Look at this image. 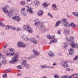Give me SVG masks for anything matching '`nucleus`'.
Instances as JSON below:
<instances>
[{
	"label": "nucleus",
	"instance_id": "21",
	"mask_svg": "<svg viewBox=\"0 0 78 78\" xmlns=\"http://www.w3.org/2000/svg\"><path fill=\"white\" fill-rule=\"evenodd\" d=\"M47 38L48 39H54V37H53L52 36H51L49 35H47Z\"/></svg>",
	"mask_w": 78,
	"mask_h": 78
},
{
	"label": "nucleus",
	"instance_id": "24",
	"mask_svg": "<svg viewBox=\"0 0 78 78\" xmlns=\"http://www.w3.org/2000/svg\"><path fill=\"white\" fill-rule=\"evenodd\" d=\"M47 66L46 65H41V69H46V68H47Z\"/></svg>",
	"mask_w": 78,
	"mask_h": 78
},
{
	"label": "nucleus",
	"instance_id": "19",
	"mask_svg": "<svg viewBox=\"0 0 78 78\" xmlns=\"http://www.w3.org/2000/svg\"><path fill=\"white\" fill-rule=\"evenodd\" d=\"M34 3H35V6H37L40 4V2L39 1H35Z\"/></svg>",
	"mask_w": 78,
	"mask_h": 78
},
{
	"label": "nucleus",
	"instance_id": "10",
	"mask_svg": "<svg viewBox=\"0 0 78 78\" xmlns=\"http://www.w3.org/2000/svg\"><path fill=\"white\" fill-rule=\"evenodd\" d=\"M14 12V11L12 10H10L9 12L7 13V14L9 17L12 16V14Z\"/></svg>",
	"mask_w": 78,
	"mask_h": 78
},
{
	"label": "nucleus",
	"instance_id": "33",
	"mask_svg": "<svg viewBox=\"0 0 78 78\" xmlns=\"http://www.w3.org/2000/svg\"><path fill=\"white\" fill-rule=\"evenodd\" d=\"M10 28H11L12 30H16V28L14 27L11 26Z\"/></svg>",
	"mask_w": 78,
	"mask_h": 78
},
{
	"label": "nucleus",
	"instance_id": "63",
	"mask_svg": "<svg viewBox=\"0 0 78 78\" xmlns=\"http://www.w3.org/2000/svg\"><path fill=\"white\" fill-rule=\"evenodd\" d=\"M75 2H78V0H74Z\"/></svg>",
	"mask_w": 78,
	"mask_h": 78
},
{
	"label": "nucleus",
	"instance_id": "30",
	"mask_svg": "<svg viewBox=\"0 0 78 78\" xmlns=\"http://www.w3.org/2000/svg\"><path fill=\"white\" fill-rule=\"evenodd\" d=\"M0 27H5V25L2 23H1V22L0 21Z\"/></svg>",
	"mask_w": 78,
	"mask_h": 78
},
{
	"label": "nucleus",
	"instance_id": "51",
	"mask_svg": "<svg viewBox=\"0 0 78 78\" xmlns=\"http://www.w3.org/2000/svg\"><path fill=\"white\" fill-rule=\"evenodd\" d=\"M69 78H75L72 75L69 77Z\"/></svg>",
	"mask_w": 78,
	"mask_h": 78
},
{
	"label": "nucleus",
	"instance_id": "9",
	"mask_svg": "<svg viewBox=\"0 0 78 78\" xmlns=\"http://www.w3.org/2000/svg\"><path fill=\"white\" fill-rule=\"evenodd\" d=\"M26 7L28 9H26V11H27V12H28L30 14H33V11L32 10V8H29V6H26Z\"/></svg>",
	"mask_w": 78,
	"mask_h": 78
},
{
	"label": "nucleus",
	"instance_id": "4",
	"mask_svg": "<svg viewBox=\"0 0 78 78\" xmlns=\"http://www.w3.org/2000/svg\"><path fill=\"white\" fill-rule=\"evenodd\" d=\"M62 22L63 23L65 24L64 26L66 27H70V25L68 23L67 20V19L66 18H64L62 20Z\"/></svg>",
	"mask_w": 78,
	"mask_h": 78
},
{
	"label": "nucleus",
	"instance_id": "29",
	"mask_svg": "<svg viewBox=\"0 0 78 78\" xmlns=\"http://www.w3.org/2000/svg\"><path fill=\"white\" fill-rule=\"evenodd\" d=\"M27 47V45L25 44L22 42L21 45V48L22 47V48H25V47Z\"/></svg>",
	"mask_w": 78,
	"mask_h": 78
},
{
	"label": "nucleus",
	"instance_id": "28",
	"mask_svg": "<svg viewBox=\"0 0 78 78\" xmlns=\"http://www.w3.org/2000/svg\"><path fill=\"white\" fill-rule=\"evenodd\" d=\"M71 25H70V27H76V25L74 24V23H70Z\"/></svg>",
	"mask_w": 78,
	"mask_h": 78
},
{
	"label": "nucleus",
	"instance_id": "34",
	"mask_svg": "<svg viewBox=\"0 0 78 78\" xmlns=\"http://www.w3.org/2000/svg\"><path fill=\"white\" fill-rule=\"evenodd\" d=\"M9 28H11V26H7L6 27V29L7 30H8Z\"/></svg>",
	"mask_w": 78,
	"mask_h": 78
},
{
	"label": "nucleus",
	"instance_id": "20",
	"mask_svg": "<svg viewBox=\"0 0 78 78\" xmlns=\"http://www.w3.org/2000/svg\"><path fill=\"white\" fill-rule=\"evenodd\" d=\"M38 14L39 16H41L43 14V11L42 10H39L38 12Z\"/></svg>",
	"mask_w": 78,
	"mask_h": 78
},
{
	"label": "nucleus",
	"instance_id": "26",
	"mask_svg": "<svg viewBox=\"0 0 78 78\" xmlns=\"http://www.w3.org/2000/svg\"><path fill=\"white\" fill-rule=\"evenodd\" d=\"M72 14H73V15H74L75 16H76V17H78V13H77V12H73Z\"/></svg>",
	"mask_w": 78,
	"mask_h": 78
},
{
	"label": "nucleus",
	"instance_id": "41",
	"mask_svg": "<svg viewBox=\"0 0 78 78\" xmlns=\"http://www.w3.org/2000/svg\"><path fill=\"white\" fill-rule=\"evenodd\" d=\"M17 31H21V29L20 28L18 27L16 29Z\"/></svg>",
	"mask_w": 78,
	"mask_h": 78
},
{
	"label": "nucleus",
	"instance_id": "57",
	"mask_svg": "<svg viewBox=\"0 0 78 78\" xmlns=\"http://www.w3.org/2000/svg\"><path fill=\"white\" fill-rule=\"evenodd\" d=\"M17 76H21V75H21V74H20V73H18L17 74Z\"/></svg>",
	"mask_w": 78,
	"mask_h": 78
},
{
	"label": "nucleus",
	"instance_id": "8",
	"mask_svg": "<svg viewBox=\"0 0 78 78\" xmlns=\"http://www.w3.org/2000/svg\"><path fill=\"white\" fill-rule=\"evenodd\" d=\"M67 41L68 43L69 44H70L71 46L72 47H73V48L75 47V42H74V41H71L69 40H68Z\"/></svg>",
	"mask_w": 78,
	"mask_h": 78
},
{
	"label": "nucleus",
	"instance_id": "23",
	"mask_svg": "<svg viewBox=\"0 0 78 78\" xmlns=\"http://www.w3.org/2000/svg\"><path fill=\"white\" fill-rule=\"evenodd\" d=\"M52 7H54V10H57L58 9V7L56 5V4H53L52 5Z\"/></svg>",
	"mask_w": 78,
	"mask_h": 78
},
{
	"label": "nucleus",
	"instance_id": "44",
	"mask_svg": "<svg viewBox=\"0 0 78 78\" xmlns=\"http://www.w3.org/2000/svg\"><path fill=\"white\" fill-rule=\"evenodd\" d=\"M33 43L34 44H36L37 43V40H36V39H34V41L33 42Z\"/></svg>",
	"mask_w": 78,
	"mask_h": 78
},
{
	"label": "nucleus",
	"instance_id": "50",
	"mask_svg": "<svg viewBox=\"0 0 78 78\" xmlns=\"http://www.w3.org/2000/svg\"><path fill=\"white\" fill-rule=\"evenodd\" d=\"M6 62V60H5V58H4L2 60V63H5Z\"/></svg>",
	"mask_w": 78,
	"mask_h": 78
},
{
	"label": "nucleus",
	"instance_id": "15",
	"mask_svg": "<svg viewBox=\"0 0 78 78\" xmlns=\"http://www.w3.org/2000/svg\"><path fill=\"white\" fill-rule=\"evenodd\" d=\"M69 52V55H73L74 53V51L72 49H70L68 50Z\"/></svg>",
	"mask_w": 78,
	"mask_h": 78
},
{
	"label": "nucleus",
	"instance_id": "46",
	"mask_svg": "<svg viewBox=\"0 0 78 78\" xmlns=\"http://www.w3.org/2000/svg\"><path fill=\"white\" fill-rule=\"evenodd\" d=\"M69 39H70V40L73 41V39H74V37H69Z\"/></svg>",
	"mask_w": 78,
	"mask_h": 78
},
{
	"label": "nucleus",
	"instance_id": "2",
	"mask_svg": "<svg viewBox=\"0 0 78 78\" xmlns=\"http://www.w3.org/2000/svg\"><path fill=\"white\" fill-rule=\"evenodd\" d=\"M23 30H25L26 31H28L29 33H33V29L30 25H25L23 27Z\"/></svg>",
	"mask_w": 78,
	"mask_h": 78
},
{
	"label": "nucleus",
	"instance_id": "49",
	"mask_svg": "<svg viewBox=\"0 0 78 78\" xmlns=\"http://www.w3.org/2000/svg\"><path fill=\"white\" fill-rule=\"evenodd\" d=\"M1 55V56H0V57H1V58H5V55H3L2 56V54H0Z\"/></svg>",
	"mask_w": 78,
	"mask_h": 78
},
{
	"label": "nucleus",
	"instance_id": "13",
	"mask_svg": "<svg viewBox=\"0 0 78 78\" xmlns=\"http://www.w3.org/2000/svg\"><path fill=\"white\" fill-rule=\"evenodd\" d=\"M21 37L25 41H28V39H29L28 37H27V36L25 35H23V37L21 36Z\"/></svg>",
	"mask_w": 78,
	"mask_h": 78
},
{
	"label": "nucleus",
	"instance_id": "1",
	"mask_svg": "<svg viewBox=\"0 0 78 78\" xmlns=\"http://www.w3.org/2000/svg\"><path fill=\"white\" fill-rule=\"evenodd\" d=\"M34 22H35L34 23V25H37V28L38 29H44L45 28V26L44 25V24L42 23H41L40 22H39V20L37 19H36L35 20H33Z\"/></svg>",
	"mask_w": 78,
	"mask_h": 78
},
{
	"label": "nucleus",
	"instance_id": "62",
	"mask_svg": "<svg viewBox=\"0 0 78 78\" xmlns=\"http://www.w3.org/2000/svg\"><path fill=\"white\" fill-rule=\"evenodd\" d=\"M8 2L9 3H10V0H8Z\"/></svg>",
	"mask_w": 78,
	"mask_h": 78
},
{
	"label": "nucleus",
	"instance_id": "17",
	"mask_svg": "<svg viewBox=\"0 0 78 78\" xmlns=\"http://www.w3.org/2000/svg\"><path fill=\"white\" fill-rule=\"evenodd\" d=\"M2 10L5 13H8V10L5 7H3L2 8Z\"/></svg>",
	"mask_w": 78,
	"mask_h": 78
},
{
	"label": "nucleus",
	"instance_id": "31",
	"mask_svg": "<svg viewBox=\"0 0 78 78\" xmlns=\"http://www.w3.org/2000/svg\"><path fill=\"white\" fill-rule=\"evenodd\" d=\"M69 76L64 75L61 77V78H69Z\"/></svg>",
	"mask_w": 78,
	"mask_h": 78
},
{
	"label": "nucleus",
	"instance_id": "43",
	"mask_svg": "<svg viewBox=\"0 0 78 78\" xmlns=\"http://www.w3.org/2000/svg\"><path fill=\"white\" fill-rule=\"evenodd\" d=\"M7 75L6 74H4L3 76V78H6L7 77Z\"/></svg>",
	"mask_w": 78,
	"mask_h": 78
},
{
	"label": "nucleus",
	"instance_id": "14",
	"mask_svg": "<svg viewBox=\"0 0 78 78\" xmlns=\"http://www.w3.org/2000/svg\"><path fill=\"white\" fill-rule=\"evenodd\" d=\"M49 56L51 57H53L55 56V54L54 53L51 51H49V53H48Z\"/></svg>",
	"mask_w": 78,
	"mask_h": 78
},
{
	"label": "nucleus",
	"instance_id": "6",
	"mask_svg": "<svg viewBox=\"0 0 78 78\" xmlns=\"http://www.w3.org/2000/svg\"><path fill=\"white\" fill-rule=\"evenodd\" d=\"M67 63H68V62L67 61H63L62 62H61L62 67H64V68L68 67H69V65L68 64H67Z\"/></svg>",
	"mask_w": 78,
	"mask_h": 78
},
{
	"label": "nucleus",
	"instance_id": "5",
	"mask_svg": "<svg viewBox=\"0 0 78 78\" xmlns=\"http://www.w3.org/2000/svg\"><path fill=\"white\" fill-rule=\"evenodd\" d=\"M33 53H34L35 54H34L32 55V58H36L37 56H39V55H40V53H39V52L37 51L35 49H34L33 50Z\"/></svg>",
	"mask_w": 78,
	"mask_h": 78
},
{
	"label": "nucleus",
	"instance_id": "38",
	"mask_svg": "<svg viewBox=\"0 0 78 78\" xmlns=\"http://www.w3.org/2000/svg\"><path fill=\"white\" fill-rule=\"evenodd\" d=\"M48 15L49 16V17H50L51 18H53V16H52V15L50 14V13H48Z\"/></svg>",
	"mask_w": 78,
	"mask_h": 78
},
{
	"label": "nucleus",
	"instance_id": "45",
	"mask_svg": "<svg viewBox=\"0 0 78 78\" xmlns=\"http://www.w3.org/2000/svg\"><path fill=\"white\" fill-rule=\"evenodd\" d=\"M17 68H20V69H22V67H21V66L19 65L17 66Z\"/></svg>",
	"mask_w": 78,
	"mask_h": 78
},
{
	"label": "nucleus",
	"instance_id": "12",
	"mask_svg": "<svg viewBox=\"0 0 78 78\" xmlns=\"http://www.w3.org/2000/svg\"><path fill=\"white\" fill-rule=\"evenodd\" d=\"M27 62H26V60H23V62H21V65L22 67H25L27 65Z\"/></svg>",
	"mask_w": 78,
	"mask_h": 78
},
{
	"label": "nucleus",
	"instance_id": "53",
	"mask_svg": "<svg viewBox=\"0 0 78 78\" xmlns=\"http://www.w3.org/2000/svg\"><path fill=\"white\" fill-rule=\"evenodd\" d=\"M6 55L7 56H9V55H10V53H7L6 54Z\"/></svg>",
	"mask_w": 78,
	"mask_h": 78
},
{
	"label": "nucleus",
	"instance_id": "56",
	"mask_svg": "<svg viewBox=\"0 0 78 78\" xmlns=\"http://www.w3.org/2000/svg\"><path fill=\"white\" fill-rule=\"evenodd\" d=\"M7 46H8V44H6L4 46V48H6V47H7Z\"/></svg>",
	"mask_w": 78,
	"mask_h": 78
},
{
	"label": "nucleus",
	"instance_id": "35",
	"mask_svg": "<svg viewBox=\"0 0 78 78\" xmlns=\"http://www.w3.org/2000/svg\"><path fill=\"white\" fill-rule=\"evenodd\" d=\"M9 50L10 52H13V51H14L15 50L12 48H10L9 49Z\"/></svg>",
	"mask_w": 78,
	"mask_h": 78
},
{
	"label": "nucleus",
	"instance_id": "48",
	"mask_svg": "<svg viewBox=\"0 0 78 78\" xmlns=\"http://www.w3.org/2000/svg\"><path fill=\"white\" fill-rule=\"evenodd\" d=\"M14 54H15V52H13L12 53L10 54V55L12 56H13V55H14Z\"/></svg>",
	"mask_w": 78,
	"mask_h": 78
},
{
	"label": "nucleus",
	"instance_id": "64",
	"mask_svg": "<svg viewBox=\"0 0 78 78\" xmlns=\"http://www.w3.org/2000/svg\"><path fill=\"white\" fill-rule=\"evenodd\" d=\"M34 39H35L34 38V40H33V41H32V42H34Z\"/></svg>",
	"mask_w": 78,
	"mask_h": 78
},
{
	"label": "nucleus",
	"instance_id": "32",
	"mask_svg": "<svg viewBox=\"0 0 78 78\" xmlns=\"http://www.w3.org/2000/svg\"><path fill=\"white\" fill-rule=\"evenodd\" d=\"M75 78H78V75L77 74H74L72 75Z\"/></svg>",
	"mask_w": 78,
	"mask_h": 78
},
{
	"label": "nucleus",
	"instance_id": "52",
	"mask_svg": "<svg viewBox=\"0 0 78 78\" xmlns=\"http://www.w3.org/2000/svg\"><path fill=\"white\" fill-rule=\"evenodd\" d=\"M57 34H61V32H60V31H59V30H58V31Z\"/></svg>",
	"mask_w": 78,
	"mask_h": 78
},
{
	"label": "nucleus",
	"instance_id": "16",
	"mask_svg": "<svg viewBox=\"0 0 78 78\" xmlns=\"http://www.w3.org/2000/svg\"><path fill=\"white\" fill-rule=\"evenodd\" d=\"M57 42V40H56V39H55L53 40H51L50 42L49 43V44H52V43H55V42Z\"/></svg>",
	"mask_w": 78,
	"mask_h": 78
},
{
	"label": "nucleus",
	"instance_id": "60",
	"mask_svg": "<svg viewBox=\"0 0 78 78\" xmlns=\"http://www.w3.org/2000/svg\"><path fill=\"white\" fill-rule=\"evenodd\" d=\"M31 0H27V2H30V1H31Z\"/></svg>",
	"mask_w": 78,
	"mask_h": 78
},
{
	"label": "nucleus",
	"instance_id": "61",
	"mask_svg": "<svg viewBox=\"0 0 78 78\" xmlns=\"http://www.w3.org/2000/svg\"><path fill=\"white\" fill-rule=\"evenodd\" d=\"M10 69H8L6 70V71H8V72H10Z\"/></svg>",
	"mask_w": 78,
	"mask_h": 78
},
{
	"label": "nucleus",
	"instance_id": "25",
	"mask_svg": "<svg viewBox=\"0 0 78 78\" xmlns=\"http://www.w3.org/2000/svg\"><path fill=\"white\" fill-rule=\"evenodd\" d=\"M46 3H47V2H46L44 3L43 4V6H44V7L48 6H49V5H50V4H46Z\"/></svg>",
	"mask_w": 78,
	"mask_h": 78
},
{
	"label": "nucleus",
	"instance_id": "27",
	"mask_svg": "<svg viewBox=\"0 0 78 78\" xmlns=\"http://www.w3.org/2000/svg\"><path fill=\"white\" fill-rule=\"evenodd\" d=\"M61 21H58L56 23V24H55V27H58V26H59V24H60V23H61Z\"/></svg>",
	"mask_w": 78,
	"mask_h": 78
},
{
	"label": "nucleus",
	"instance_id": "47",
	"mask_svg": "<svg viewBox=\"0 0 78 78\" xmlns=\"http://www.w3.org/2000/svg\"><path fill=\"white\" fill-rule=\"evenodd\" d=\"M47 68H48V69H53V66H47Z\"/></svg>",
	"mask_w": 78,
	"mask_h": 78
},
{
	"label": "nucleus",
	"instance_id": "59",
	"mask_svg": "<svg viewBox=\"0 0 78 78\" xmlns=\"http://www.w3.org/2000/svg\"><path fill=\"white\" fill-rule=\"evenodd\" d=\"M76 47L78 49V44H76Z\"/></svg>",
	"mask_w": 78,
	"mask_h": 78
},
{
	"label": "nucleus",
	"instance_id": "22",
	"mask_svg": "<svg viewBox=\"0 0 78 78\" xmlns=\"http://www.w3.org/2000/svg\"><path fill=\"white\" fill-rule=\"evenodd\" d=\"M22 44V42H19L18 43L17 46L18 47L21 48Z\"/></svg>",
	"mask_w": 78,
	"mask_h": 78
},
{
	"label": "nucleus",
	"instance_id": "11",
	"mask_svg": "<svg viewBox=\"0 0 78 78\" xmlns=\"http://www.w3.org/2000/svg\"><path fill=\"white\" fill-rule=\"evenodd\" d=\"M25 8H23L22 9L21 12L22 14H23V15H25V14H27V12L26 11V10H25Z\"/></svg>",
	"mask_w": 78,
	"mask_h": 78
},
{
	"label": "nucleus",
	"instance_id": "37",
	"mask_svg": "<svg viewBox=\"0 0 78 78\" xmlns=\"http://www.w3.org/2000/svg\"><path fill=\"white\" fill-rule=\"evenodd\" d=\"M20 4L21 5H25V2L24 1H22L20 2Z\"/></svg>",
	"mask_w": 78,
	"mask_h": 78
},
{
	"label": "nucleus",
	"instance_id": "42",
	"mask_svg": "<svg viewBox=\"0 0 78 78\" xmlns=\"http://www.w3.org/2000/svg\"><path fill=\"white\" fill-rule=\"evenodd\" d=\"M78 56H76L75 57V58H73L74 60H75L76 61H77L78 59Z\"/></svg>",
	"mask_w": 78,
	"mask_h": 78
},
{
	"label": "nucleus",
	"instance_id": "55",
	"mask_svg": "<svg viewBox=\"0 0 78 78\" xmlns=\"http://www.w3.org/2000/svg\"><path fill=\"white\" fill-rule=\"evenodd\" d=\"M34 38H32L31 39H30V41H31V42H33V40L34 39Z\"/></svg>",
	"mask_w": 78,
	"mask_h": 78
},
{
	"label": "nucleus",
	"instance_id": "3",
	"mask_svg": "<svg viewBox=\"0 0 78 78\" xmlns=\"http://www.w3.org/2000/svg\"><path fill=\"white\" fill-rule=\"evenodd\" d=\"M12 59L13 60H12L9 61V62H10L11 64L14 63V62H17V61L18 59V55H17V54H15L14 57L12 58Z\"/></svg>",
	"mask_w": 78,
	"mask_h": 78
},
{
	"label": "nucleus",
	"instance_id": "7",
	"mask_svg": "<svg viewBox=\"0 0 78 78\" xmlns=\"http://www.w3.org/2000/svg\"><path fill=\"white\" fill-rule=\"evenodd\" d=\"M12 19L13 20H16V22H20L21 20L20 17L17 16L12 17Z\"/></svg>",
	"mask_w": 78,
	"mask_h": 78
},
{
	"label": "nucleus",
	"instance_id": "36",
	"mask_svg": "<svg viewBox=\"0 0 78 78\" xmlns=\"http://www.w3.org/2000/svg\"><path fill=\"white\" fill-rule=\"evenodd\" d=\"M54 77L55 78H59V76L57 74H55L54 76Z\"/></svg>",
	"mask_w": 78,
	"mask_h": 78
},
{
	"label": "nucleus",
	"instance_id": "40",
	"mask_svg": "<svg viewBox=\"0 0 78 78\" xmlns=\"http://www.w3.org/2000/svg\"><path fill=\"white\" fill-rule=\"evenodd\" d=\"M49 31V29H46L44 30H43V31L44 33H45V32H47V31Z\"/></svg>",
	"mask_w": 78,
	"mask_h": 78
},
{
	"label": "nucleus",
	"instance_id": "54",
	"mask_svg": "<svg viewBox=\"0 0 78 78\" xmlns=\"http://www.w3.org/2000/svg\"><path fill=\"white\" fill-rule=\"evenodd\" d=\"M70 70V69L69 68H68L67 69H66V71H69Z\"/></svg>",
	"mask_w": 78,
	"mask_h": 78
},
{
	"label": "nucleus",
	"instance_id": "18",
	"mask_svg": "<svg viewBox=\"0 0 78 78\" xmlns=\"http://www.w3.org/2000/svg\"><path fill=\"white\" fill-rule=\"evenodd\" d=\"M64 32L66 34L69 33H70V30L69 29H67V28H66L64 30Z\"/></svg>",
	"mask_w": 78,
	"mask_h": 78
},
{
	"label": "nucleus",
	"instance_id": "39",
	"mask_svg": "<svg viewBox=\"0 0 78 78\" xmlns=\"http://www.w3.org/2000/svg\"><path fill=\"white\" fill-rule=\"evenodd\" d=\"M67 46H68V45L67 44V43H65L64 44V48H66V47H67Z\"/></svg>",
	"mask_w": 78,
	"mask_h": 78
},
{
	"label": "nucleus",
	"instance_id": "58",
	"mask_svg": "<svg viewBox=\"0 0 78 78\" xmlns=\"http://www.w3.org/2000/svg\"><path fill=\"white\" fill-rule=\"evenodd\" d=\"M56 65V63H55L53 64V66H55Z\"/></svg>",
	"mask_w": 78,
	"mask_h": 78
}]
</instances>
